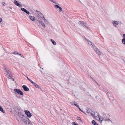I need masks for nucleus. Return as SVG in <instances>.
<instances>
[{
	"instance_id": "nucleus-22",
	"label": "nucleus",
	"mask_w": 125,
	"mask_h": 125,
	"mask_svg": "<svg viewBox=\"0 0 125 125\" xmlns=\"http://www.w3.org/2000/svg\"><path fill=\"white\" fill-rule=\"evenodd\" d=\"M51 41H52V43L53 44V45H56V42L54 41L53 39H51Z\"/></svg>"
},
{
	"instance_id": "nucleus-44",
	"label": "nucleus",
	"mask_w": 125,
	"mask_h": 125,
	"mask_svg": "<svg viewBox=\"0 0 125 125\" xmlns=\"http://www.w3.org/2000/svg\"><path fill=\"white\" fill-rule=\"evenodd\" d=\"M12 80L13 81H14V79L13 78H12Z\"/></svg>"
},
{
	"instance_id": "nucleus-15",
	"label": "nucleus",
	"mask_w": 125,
	"mask_h": 125,
	"mask_svg": "<svg viewBox=\"0 0 125 125\" xmlns=\"http://www.w3.org/2000/svg\"><path fill=\"white\" fill-rule=\"evenodd\" d=\"M71 103L72 105H73L74 104L77 107H78V105L77 103L74 101H73L71 102Z\"/></svg>"
},
{
	"instance_id": "nucleus-34",
	"label": "nucleus",
	"mask_w": 125,
	"mask_h": 125,
	"mask_svg": "<svg viewBox=\"0 0 125 125\" xmlns=\"http://www.w3.org/2000/svg\"><path fill=\"white\" fill-rule=\"evenodd\" d=\"M76 124H76V123L74 122H72V124L73 125H76Z\"/></svg>"
},
{
	"instance_id": "nucleus-28",
	"label": "nucleus",
	"mask_w": 125,
	"mask_h": 125,
	"mask_svg": "<svg viewBox=\"0 0 125 125\" xmlns=\"http://www.w3.org/2000/svg\"><path fill=\"white\" fill-rule=\"evenodd\" d=\"M77 118L78 120H80L81 121V122H83L81 120V119L80 117H77Z\"/></svg>"
},
{
	"instance_id": "nucleus-35",
	"label": "nucleus",
	"mask_w": 125,
	"mask_h": 125,
	"mask_svg": "<svg viewBox=\"0 0 125 125\" xmlns=\"http://www.w3.org/2000/svg\"><path fill=\"white\" fill-rule=\"evenodd\" d=\"M52 2H53L54 3V4H58V3L54 1L53 0Z\"/></svg>"
},
{
	"instance_id": "nucleus-11",
	"label": "nucleus",
	"mask_w": 125,
	"mask_h": 125,
	"mask_svg": "<svg viewBox=\"0 0 125 125\" xmlns=\"http://www.w3.org/2000/svg\"><path fill=\"white\" fill-rule=\"evenodd\" d=\"M21 10L22 11H24L28 15H29L30 14L29 12L26 9L24 8H21Z\"/></svg>"
},
{
	"instance_id": "nucleus-6",
	"label": "nucleus",
	"mask_w": 125,
	"mask_h": 125,
	"mask_svg": "<svg viewBox=\"0 0 125 125\" xmlns=\"http://www.w3.org/2000/svg\"><path fill=\"white\" fill-rule=\"evenodd\" d=\"M21 119L25 124H26L27 123V118L25 116H22Z\"/></svg>"
},
{
	"instance_id": "nucleus-33",
	"label": "nucleus",
	"mask_w": 125,
	"mask_h": 125,
	"mask_svg": "<svg viewBox=\"0 0 125 125\" xmlns=\"http://www.w3.org/2000/svg\"><path fill=\"white\" fill-rule=\"evenodd\" d=\"M58 8L60 9V10H59V11L61 12L62 10V9L60 7H59V8Z\"/></svg>"
},
{
	"instance_id": "nucleus-45",
	"label": "nucleus",
	"mask_w": 125,
	"mask_h": 125,
	"mask_svg": "<svg viewBox=\"0 0 125 125\" xmlns=\"http://www.w3.org/2000/svg\"><path fill=\"white\" fill-rule=\"evenodd\" d=\"M10 8L11 9H12V8L11 7H10Z\"/></svg>"
},
{
	"instance_id": "nucleus-29",
	"label": "nucleus",
	"mask_w": 125,
	"mask_h": 125,
	"mask_svg": "<svg viewBox=\"0 0 125 125\" xmlns=\"http://www.w3.org/2000/svg\"><path fill=\"white\" fill-rule=\"evenodd\" d=\"M122 42L123 44H125V40L124 39H122Z\"/></svg>"
},
{
	"instance_id": "nucleus-24",
	"label": "nucleus",
	"mask_w": 125,
	"mask_h": 125,
	"mask_svg": "<svg viewBox=\"0 0 125 125\" xmlns=\"http://www.w3.org/2000/svg\"><path fill=\"white\" fill-rule=\"evenodd\" d=\"M4 69L5 72H6V73H7V72H8L9 71L8 70L7 68H6V67H4Z\"/></svg>"
},
{
	"instance_id": "nucleus-5",
	"label": "nucleus",
	"mask_w": 125,
	"mask_h": 125,
	"mask_svg": "<svg viewBox=\"0 0 125 125\" xmlns=\"http://www.w3.org/2000/svg\"><path fill=\"white\" fill-rule=\"evenodd\" d=\"M13 2L15 5L19 7H22L21 5L16 0L14 1Z\"/></svg>"
},
{
	"instance_id": "nucleus-42",
	"label": "nucleus",
	"mask_w": 125,
	"mask_h": 125,
	"mask_svg": "<svg viewBox=\"0 0 125 125\" xmlns=\"http://www.w3.org/2000/svg\"><path fill=\"white\" fill-rule=\"evenodd\" d=\"M2 21V18L0 17V22H1Z\"/></svg>"
},
{
	"instance_id": "nucleus-16",
	"label": "nucleus",
	"mask_w": 125,
	"mask_h": 125,
	"mask_svg": "<svg viewBox=\"0 0 125 125\" xmlns=\"http://www.w3.org/2000/svg\"><path fill=\"white\" fill-rule=\"evenodd\" d=\"M104 121L105 122H107L109 123H112V121L110 119L108 118L105 119H104Z\"/></svg>"
},
{
	"instance_id": "nucleus-27",
	"label": "nucleus",
	"mask_w": 125,
	"mask_h": 125,
	"mask_svg": "<svg viewBox=\"0 0 125 125\" xmlns=\"http://www.w3.org/2000/svg\"><path fill=\"white\" fill-rule=\"evenodd\" d=\"M41 24L43 28H45L46 27L45 25L43 22H42Z\"/></svg>"
},
{
	"instance_id": "nucleus-10",
	"label": "nucleus",
	"mask_w": 125,
	"mask_h": 125,
	"mask_svg": "<svg viewBox=\"0 0 125 125\" xmlns=\"http://www.w3.org/2000/svg\"><path fill=\"white\" fill-rule=\"evenodd\" d=\"M21 10L22 11H24L28 15H29L30 14L29 12L26 9L24 8H21Z\"/></svg>"
},
{
	"instance_id": "nucleus-8",
	"label": "nucleus",
	"mask_w": 125,
	"mask_h": 125,
	"mask_svg": "<svg viewBox=\"0 0 125 125\" xmlns=\"http://www.w3.org/2000/svg\"><path fill=\"white\" fill-rule=\"evenodd\" d=\"M87 112L88 114H91V115H92L93 116V117H94V115L95 114L94 113L93 114L92 113V111L91 110H87Z\"/></svg>"
},
{
	"instance_id": "nucleus-14",
	"label": "nucleus",
	"mask_w": 125,
	"mask_h": 125,
	"mask_svg": "<svg viewBox=\"0 0 125 125\" xmlns=\"http://www.w3.org/2000/svg\"><path fill=\"white\" fill-rule=\"evenodd\" d=\"M36 88L40 89L41 88L39 85L36 83L33 82L32 81L31 82Z\"/></svg>"
},
{
	"instance_id": "nucleus-31",
	"label": "nucleus",
	"mask_w": 125,
	"mask_h": 125,
	"mask_svg": "<svg viewBox=\"0 0 125 125\" xmlns=\"http://www.w3.org/2000/svg\"><path fill=\"white\" fill-rule=\"evenodd\" d=\"M92 123L93 124H97V123H96L94 120H93L92 121Z\"/></svg>"
},
{
	"instance_id": "nucleus-37",
	"label": "nucleus",
	"mask_w": 125,
	"mask_h": 125,
	"mask_svg": "<svg viewBox=\"0 0 125 125\" xmlns=\"http://www.w3.org/2000/svg\"><path fill=\"white\" fill-rule=\"evenodd\" d=\"M38 22L40 24L42 22V21H41L40 20H38Z\"/></svg>"
},
{
	"instance_id": "nucleus-4",
	"label": "nucleus",
	"mask_w": 125,
	"mask_h": 125,
	"mask_svg": "<svg viewBox=\"0 0 125 125\" xmlns=\"http://www.w3.org/2000/svg\"><path fill=\"white\" fill-rule=\"evenodd\" d=\"M98 117L97 116H95L94 118L96 119L97 120H98L99 121H100V122L101 123L102 121L103 120V118H101V116L98 115Z\"/></svg>"
},
{
	"instance_id": "nucleus-9",
	"label": "nucleus",
	"mask_w": 125,
	"mask_h": 125,
	"mask_svg": "<svg viewBox=\"0 0 125 125\" xmlns=\"http://www.w3.org/2000/svg\"><path fill=\"white\" fill-rule=\"evenodd\" d=\"M8 77L9 78H11L12 77V74L11 73L10 71L6 73Z\"/></svg>"
},
{
	"instance_id": "nucleus-46",
	"label": "nucleus",
	"mask_w": 125,
	"mask_h": 125,
	"mask_svg": "<svg viewBox=\"0 0 125 125\" xmlns=\"http://www.w3.org/2000/svg\"><path fill=\"white\" fill-rule=\"evenodd\" d=\"M94 125H97V124H94Z\"/></svg>"
},
{
	"instance_id": "nucleus-1",
	"label": "nucleus",
	"mask_w": 125,
	"mask_h": 125,
	"mask_svg": "<svg viewBox=\"0 0 125 125\" xmlns=\"http://www.w3.org/2000/svg\"><path fill=\"white\" fill-rule=\"evenodd\" d=\"M93 49L94 50V51L96 52V53L98 54L99 56L103 55V54L101 53L99 50L95 46H93Z\"/></svg>"
},
{
	"instance_id": "nucleus-43",
	"label": "nucleus",
	"mask_w": 125,
	"mask_h": 125,
	"mask_svg": "<svg viewBox=\"0 0 125 125\" xmlns=\"http://www.w3.org/2000/svg\"><path fill=\"white\" fill-rule=\"evenodd\" d=\"M79 109V110L81 111V112H83L82 110L80 109V108L79 107V106H78V107H77Z\"/></svg>"
},
{
	"instance_id": "nucleus-47",
	"label": "nucleus",
	"mask_w": 125,
	"mask_h": 125,
	"mask_svg": "<svg viewBox=\"0 0 125 125\" xmlns=\"http://www.w3.org/2000/svg\"><path fill=\"white\" fill-rule=\"evenodd\" d=\"M87 4H88V2H87Z\"/></svg>"
},
{
	"instance_id": "nucleus-41",
	"label": "nucleus",
	"mask_w": 125,
	"mask_h": 125,
	"mask_svg": "<svg viewBox=\"0 0 125 125\" xmlns=\"http://www.w3.org/2000/svg\"><path fill=\"white\" fill-rule=\"evenodd\" d=\"M22 114H21V113L20 112H19L18 113V115H19V116H20V115H21Z\"/></svg>"
},
{
	"instance_id": "nucleus-3",
	"label": "nucleus",
	"mask_w": 125,
	"mask_h": 125,
	"mask_svg": "<svg viewBox=\"0 0 125 125\" xmlns=\"http://www.w3.org/2000/svg\"><path fill=\"white\" fill-rule=\"evenodd\" d=\"M25 113L29 117H31L32 115V114L31 113H30V112L28 110H26L25 111Z\"/></svg>"
},
{
	"instance_id": "nucleus-21",
	"label": "nucleus",
	"mask_w": 125,
	"mask_h": 125,
	"mask_svg": "<svg viewBox=\"0 0 125 125\" xmlns=\"http://www.w3.org/2000/svg\"><path fill=\"white\" fill-rule=\"evenodd\" d=\"M26 125H32L31 122L30 121L27 120V123Z\"/></svg>"
},
{
	"instance_id": "nucleus-30",
	"label": "nucleus",
	"mask_w": 125,
	"mask_h": 125,
	"mask_svg": "<svg viewBox=\"0 0 125 125\" xmlns=\"http://www.w3.org/2000/svg\"><path fill=\"white\" fill-rule=\"evenodd\" d=\"M54 7L55 8H59V7L60 6H59L57 5H54Z\"/></svg>"
},
{
	"instance_id": "nucleus-32",
	"label": "nucleus",
	"mask_w": 125,
	"mask_h": 125,
	"mask_svg": "<svg viewBox=\"0 0 125 125\" xmlns=\"http://www.w3.org/2000/svg\"><path fill=\"white\" fill-rule=\"evenodd\" d=\"M27 78V79L30 81L31 82L32 81L30 79H29L27 76H25Z\"/></svg>"
},
{
	"instance_id": "nucleus-25",
	"label": "nucleus",
	"mask_w": 125,
	"mask_h": 125,
	"mask_svg": "<svg viewBox=\"0 0 125 125\" xmlns=\"http://www.w3.org/2000/svg\"><path fill=\"white\" fill-rule=\"evenodd\" d=\"M39 14L40 15V16L42 18V19H43V17H44L43 16V15L41 13H39Z\"/></svg>"
},
{
	"instance_id": "nucleus-19",
	"label": "nucleus",
	"mask_w": 125,
	"mask_h": 125,
	"mask_svg": "<svg viewBox=\"0 0 125 125\" xmlns=\"http://www.w3.org/2000/svg\"><path fill=\"white\" fill-rule=\"evenodd\" d=\"M42 19L44 20V22L46 24H49V22L44 17H43Z\"/></svg>"
},
{
	"instance_id": "nucleus-20",
	"label": "nucleus",
	"mask_w": 125,
	"mask_h": 125,
	"mask_svg": "<svg viewBox=\"0 0 125 125\" xmlns=\"http://www.w3.org/2000/svg\"><path fill=\"white\" fill-rule=\"evenodd\" d=\"M78 23L79 25L83 26L85 23L83 21H80Z\"/></svg>"
},
{
	"instance_id": "nucleus-18",
	"label": "nucleus",
	"mask_w": 125,
	"mask_h": 125,
	"mask_svg": "<svg viewBox=\"0 0 125 125\" xmlns=\"http://www.w3.org/2000/svg\"><path fill=\"white\" fill-rule=\"evenodd\" d=\"M29 18L32 21H34L35 20V18L33 16H30Z\"/></svg>"
},
{
	"instance_id": "nucleus-39",
	"label": "nucleus",
	"mask_w": 125,
	"mask_h": 125,
	"mask_svg": "<svg viewBox=\"0 0 125 125\" xmlns=\"http://www.w3.org/2000/svg\"><path fill=\"white\" fill-rule=\"evenodd\" d=\"M24 116V115L22 114L21 115H20V116H19L21 118V117L22 116Z\"/></svg>"
},
{
	"instance_id": "nucleus-13",
	"label": "nucleus",
	"mask_w": 125,
	"mask_h": 125,
	"mask_svg": "<svg viewBox=\"0 0 125 125\" xmlns=\"http://www.w3.org/2000/svg\"><path fill=\"white\" fill-rule=\"evenodd\" d=\"M22 87L25 91H28L29 90V88L26 85H23Z\"/></svg>"
},
{
	"instance_id": "nucleus-12",
	"label": "nucleus",
	"mask_w": 125,
	"mask_h": 125,
	"mask_svg": "<svg viewBox=\"0 0 125 125\" xmlns=\"http://www.w3.org/2000/svg\"><path fill=\"white\" fill-rule=\"evenodd\" d=\"M112 23L113 24L114 26L115 27H117L116 25H118V24L119 23L117 21H113Z\"/></svg>"
},
{
	"instance_id": "nucleus-7",
	"label": "nucleus",
	"mask_w": 125,
	"mask_h": 125,
	"mask_svg": "<svg viewBox=\"0 0 125 125\" xmlns=\"http://www.w3.org/2000/svg\"><path fill=\"white\" fill-rule=\"evenodd\" d=\"M85 40L87 41V42L90 45L91 47L93 49V46H95L94 45V44H92V43L90 42V41L88 40L86 38H85Z\"/></svg>"
},
{
	"instance_id": "nucleus-38",
	"label": "nucleus",
	"mask_w": 125,
	"mask_h": 125,
	"mask_svg": "<svg viewBox=\"0 0 125 125\" xmlns=\"http://www.w3.org/2000/svg\"><path fill=\"white\" fill-rule=\"evenodd\" d=\"M123 39H124L125 40V34H124L123 35Z\"/></svg>"
},
{
	"instance_id": "nucleus-23",
	"label": "nucleus",
	"mask_w": 125,
	"mask_h": 125,
	"mask_svg": "<svg viewBox=\"0 0 125 125\" xmlns=\"http://www.w3.org/2000/svg\"><path fill=\"white\" fill-rule=\"evenodd\" d=\"M12 53L14 54V55H18L19 53L17 51H15L13 52Z\"/></svg>"
},
{
	"instance_id": "nucleus-17",
	"label": "nucleus",
	"mask_w": 125,
	"mask_h": 125,
	"mask_svg": "<svg viewBox=\"0 0 125 125\" xmlns=\"http://www.w3.org/2000/svg\"><path fill=\"white\" fill-rule=\"evenodd\" d=\"M83 27L86 28L87 29H88L89 30H90V28L89 27V26L87 25L86 23H85L83 26Z\"/></svg>"
},
{
	"instance_id": "nucleus-26",
	"label": "nucleus",
	"mask_w": 125,
	"mask_h": 125,
	"mask_svg": "<svg viewBox=\"0 0 125 125\" xmlns=\"http://www.w3.org/2000/svg\"><path fill=\"white\" fill-rule=\"evenodd\" d=\"M0 111H1L3 113H5V112L3 110L2 107L0 105Z\"/></svg>"
},
{
	"instance_id": "nucleus-36",
	"label": "nucleus",
	"mask_w": 125,
	"mask_h": 125,
	"mask_svg": "<svg viewBox=\"0 0 125 125\" xmlns=\"http://www.w3.org/2000/svg\"><path fill=\"white\" fill-rule=\"evenodd\" d=\"M2 4L3 6H5V3L4 2H2Z\"/></svg>"
},
{
	"instance_id": "nucleus-2",
	"label": "nucleus",
	"mask_w": 125,
	"mask_h": 125,
	"mask_svg": "<svg viewBox=\"0 0 125 125\" xmlns=\"http://www.w3.org/2000/svg\"><path fill=\"white\" fill-rule=\"evenodd\" d=\"M14 91L21 95H23V94L22 92L19 89H14Z\"/></svg>"
},
{
	"instance_id": "nucleus-40",
	"label": "nucleus",
	"mask_w": 125,
	"mask_h": 125,
	"mask_svg": "<svg viewBox=\"0 0 125 125\" xmlns=\"http://www.w3.org/2000/svg\"><path fill=\"white\" fill-rule=\"evenodd\" d=\"M18 55L20 56H21V57H22L23 58H24V57L22 55V54H19Z\"/></svg>"
}]
</instances>
